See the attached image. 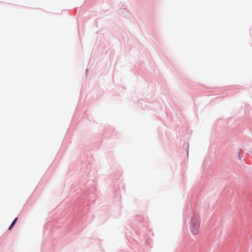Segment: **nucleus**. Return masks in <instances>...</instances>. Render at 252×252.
Listing matches in <instances>:
<instances>
[{
    "instance_id": "f257e3e1",
    "label": "nucleus",
    "mask_w": 252,
    "mask_h": 252,
    "mask_svg": "<svg viewBox=\"0 0 252 252\" xmlns=\"http://www.w3.org/2000/svg\"><path fill=\"white\" fill-rule=\"evenodd\" d=\"M200 228V221L199 217L194 215L192 217L190 222V230L192 233L196 235L198 233Z\"/></svg>"
},
{
    "instance_id": "f03ea898",
    "label": "nucleus",
    "mask_w": 252,
    "mask_h": 252,
    "mask_svg": "<svg viewBox=\"0 0 252 252\" xmlns=\"http://www.w3.org/2000/svg\"><path fill=\"white\" fill-rule=\"evenodd\" d=\"M17 219H18V218H17L14 219V220L12 222L11 225L9 227V228H8L9 230H11L12 229V228L13 227L14 225H15L16 222L17 221Z\"/></svg>"
}]
</instances>
